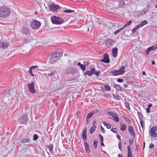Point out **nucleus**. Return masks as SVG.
Instances as JSON below:
<instances>
[{
  "label": "nucleus",
  "instance_id": "nucleus-1",
  "mask_svg": "<svg viewBox=\"0 0 157 157\" xmlns=\"http://www.w3.org/2000/svg\"><path fill=\"white\" fill-rule=\"evenodd\" d=\"M10 11L9 8L3 6L0 7V17L5 18L10 14Z\"/></svg>",
  "mask_w": 157,
  "mask_h": 157
},
{
  "label": "nucleus",
  "instance_id": "nucleus-2",
  "mask_svg": "<svg viewBox=\"0 0 157 157\" xmlns=\"http://www.w3.org/2000/svg\"><path fill=\"white\" fill-rule=\"evenodd\" d=\"M51 21L53 24L61 25L64 22V20L59 17L53 16L51 18Z\"/></svg>",
  "mask_w": 157,
  "mask_h": 157
},
{
  "label": "nucleus",
  "instance_id": "nucleus-3",
  "mask_svg": "<svg viewBox=\"0 0 157 157\" xmlns=\"http://www.w3.org/2000/svg\"><path fill=\"white\" fill-rule=\"evenodd\" d=\"M11 96L10 91L7 90L4 91L1 94V98L4 101H8L9 100V97Z\"/></svg>",
  "mask_w": 157,
  "mask_h": 157
},
{
  "label": "nucleus",
  "instance_id": "nucleus-4",
  "mask_svg": "<svg viewBox=\"0 0 157 157\" xmlns=\"http://www.w3.org/2000/svg\"><path fill=\"white\" fill-rule=\"evenodd\" d=\"M40 25V23L36 20L32 21L30 24L31 27L33 29H38Z\"/></svg>",
  "mask_w": 157,
  "mask_h": 157
},
{
  "label": "nucleus",
  "instance_id": "nucleus-5",
  "mask_svg": "<svg viewBox=\"0 0 157 157\" xmlns=\"http://www.w3.org/2000/svg\"><path fill=\"white\" fill-rule=\"evenodd\" d=\"M147 24V22L146 20H144L137 25L136 27L132 29V31L133 33H134L136 31L139 29L140 28L143 27L144 25Z\"/></svg>",
  "mask_w": 157,
  "mask_h": 157
},
{
  "label": "nucleus",
  "instance_id": "nucleus-6",
  "mask_svg": "<svg viewBox=\"0 0 157 157\" xmlns=\"http://www.w3.org/2000/svg\"><path fill=\"white\" fill-rule=\"evenodd\" d=\"M50 11L53 12H57V10L60 9L59 6L54 4H51L49 7Z\"/></svg>",
  "mask_w": 157,
  "mask_h": 157
},
{
  "label": "nucleus",
  "instance_id": "nucleus-7",
  "mask_svg": "<svg viewBox=\"0 0 157 157\" xmlns=\"http://www.w3.org/2000/svg\"><path fill=\"white\" fill-rule=\"evenodd\" d=\"M27 85L29 87V91L32 93H34L36 91L35 90V84L34 82H32L31 83H28Z\"/></svg>",
  "mask_w": 157,
  "mask_h": 157
},
{
  "label": "nucleus",
  "instance_id": "nucleus-8",
  "mask_svg": "<svg viewBox=\"0 0 157 157\" xmlns=\"http://www.w3.org/2000/svg\"><path fill=\"white\" fill-rule=\"evenodd\" d=\"M21 32L23 34L27 36H30L31 34V32L29 29L25 26L22 28Z\"/></svg>",
  "mask_w": 157,
  "mask_h": 157
},
{
  "label": "nucleus",
  "instance_id": "nucleus-9",
  "mask_svg": "<svg viewBox=\"0 0 157 157\" xmlns=\"http://www.w3.org/2000/svg\"><path fill=\"white\" fill-rule=\"evenodd\" d=\"M115 43L114 41L111 39H107L105 40V44L108 47L114 44Z\"/></svg>",
  "mask_w": 157,
  "mask_h": 157
},
{
  "label": "nucleus",
  "instance_id": "nucleus-10",
  "mask_svg": "<svg viewBox=\"0 0 157 157\" xmlns=\"http://www.w3.org/2000/svg\"><path fill=\"white\" fill-rule=\"evenodd\" d=\"M28 120V119L27 118V115L26 114L22 116L20 119L21 123L24 124L27 123Z\"/></svg>",
  "mask_w": 157,
  "mask_h": 157
},
{
  "label": "nucleus",
  "instance_id": "nucleus-11",
  "mask_svg": "<svg viewBox=\"0 0 157 157\" xmlns=\"http://www.w3.org/2000/svg\"><path fill=\"white\" fill-rule=\"evenodd\" d=\"M128 130L130 134L133 137H135L136 136L135 133L134 132L133 128L131 125H130L128 127Z\"/></svg>",
  "mask_w": 157,
  "mask_h": 157
},
{
  "label": "nucleus",
  "instance_id": "nucleus-12",
  "mask_svg": "<svg viewBox=\"0 0 157 157\" xmlns=\"http://www.w3.org/2000/svg\"><path fill=\"white\" fill-rule=\"evenodd\" d=\"M56 70L53 71H47V72L44 74V75L46 77H48L54 75L56 73Z\"/></svg>",
  "mask_w": 157,
  "mask_h": 157
},
{
  "label": "nucleus",
  "instance_id": "nucleus-13",
  "mask_svg": "<svg viewBox=\"0 0 157 157\" xmlns=\"http://www.w3.org/2000/svg\"><path fill=\"white\" fill-rule=\"evenodd\" d=\"M101 61L106 63H109L110 60L109 58V56L107 54H105L103 56V58L101 60Z\"/></svg>",
  "mask_w": 157,
  "mask_h": 157
},
{
  "label": "nucleus",
  "instance_id": "nucleus-14",
  "mask_svg": "<svg viewBox=\"0 0 157 157\" xmlns=\"http://www.w3.org/2000/svg\"><path fill=\"white\" fill-rule=\"evenodd\" d=\"M9 46V44L6 42L0 41V48L5 49H6Z\"/></svg>",
  "mask_w": 157,
  "mask_h": 157
},
{
  "label": "nucleus",
  "instance_id": "nucleus-15",
  "mask_svg": "<svg viewBox=\"0 0 157 157\" xmlns=\"http://www.w3.org/2000/svg\"><path fill=\"white\" fill-rule=\"evenodd\" d=\"M95 71V69L94 68H92L91 69L90 71H88L85 72L84 73V75H88L90 76L94 74Z\"/></svg>",
  "mask_w": 157,
  "mask_h": 157
},
{
  "label": "nucleus",
  "instance_id": "nucleus-16",
  "mask_svg": "<svg viewBox=\"0 0 157 157\" xmlns=\"http://www.w3.org/2000/svg\"><path fill=\"white\" fill-rule=\"evenodd\" d=\"M55 56H56L58 59L62 56V54L61 53V51L60 50H58L54 52L52 54Z\"/></svg>",
  "mask_w": 157,
  "mask_h": 157
},
{
  "label": "nucleus",
  "instance_id": "nucleus-17",
  "mask_svg": "<svg viewBox=\"0 0 157 157\" xmlns=\"http://www.w3.org/2000/svg\"><path fill=\"white\" fill-rule=\"evenodd\" d=\"M98 111V110L97 109L93 110L91 112L87 114L86 118L89 119L94 114L97 113Z\"/></svg>",
  "mask_w": 157,
  "mask_h": 157
},
{
  "label": "nucleus",
  "instance_id": "nucleus-18",
  "mask_svg": "<svg viewBox=\"0 0 157 157\" xmlns=\"http://www.w3.org/2000/svg\"><path fill=\"white\" fill-rule=\"evenodd\" d=\"M156 127H152L150 130V132L152 135L151 136L153 137H156L157 136V133H155Z\"/></svg>",
  "mask_w": 157,
  "mask_h": 157
},
{
  "label": "nucleus",
  "instance_id": "nucleus-19",
  "mask_svg": "<svg viewBox=\"0 0 157 157\" xmlns=\"http://www.w3.org/2000/svg\"><path fill=\"white\" fill-rule=\"evenodd\" d=\"M58 59L56 56L52 55L50 58L51 63L52 64L55 63Z\"/></svg>",
  "mask_w": 157,
  "mask_h": 157
},
{
  "label": "nucleus",
  "instance_id": "nucleus-20",
  "mask_svg": "<svg viewBox=\"0 0 157 157\" xmlns=\"http://www.w3.org/2000/svg\"><path fill=\"white\" fill-rule=\"evenodd\" d=\"M125 66H122V67H120L119 70H117L120 75H122L125 73Z\"/></svg>",
  "mask_w": 157,
  "mask_h": 157
},
{
  "label": "nucleus",
  "instance_id": "nucleus-21",
  "mask_svg": "<svg viewBox=\"0 0 157 157\" xmlns=\"http://www.w3.org/2000/svg\"><path fill=\"white\" fill-rule=\"evenodd\" d=\"M112 52L113 57H116L117 55V48L116 47L113 48L112 49Z\"/></svg>",
  "mask_w": 157,
  "mask_h": 157
},
{
  "label": "nucleus",
  "instance_id": "nucleus-22",
  "mask_svg": "<svg viewBox=\"0 0 157 157\" xmlns=\"http://www.w3.org/2000/svg\"><path fill=\"white\" fill-rule=\"evenodd\" d=\"M82 136L83 139L84 141H86V129L85 128L83 131Z\"/></svg>",
  "mask_w": 157,
  "mask_h": 157
},
{
  "label": "nucleus",
  "instance_id": "nucleus-23",
  "mask_svg": "<svg viewBox=\"0 0 157 157\" xmlns=\"http://www.w3.org/2000/svg\"><path fill=\"white\" fill-rule=\"evenodd\" d=\"M127 148L128 150L127 157H132L131 147L130 145H128V146Z\"/></svg>",
  "mask_w": 157,
  "mask_h": 157
},
{
  "label": "nucleus",
  "instance_id": "nucleus-24",
  "mask_svg": "<svg viewBox=\"0 0 157 157\" xmlns=\"http://www.w3.org/2000/svg\"><path fill=\"white\" fill-rule=\"evenodd\" d=\"M21 142L22 143H28L30 141V139L29 138H22L20 140Z\"/></svg>",
  "mask_w": 157,
  "mask_h": 157
},
{
  "label": "nucleus",
  "instance_id": "nucleus-25",
  "mask_svg": "<svg viewBox=\"0 0 157 157\" xmlns=\"http://www.w3.org/2000/svg\"><path fill=\"white\" fill-rule=\"evenodd\" d=\"M114 87L118 91H123V89L122 87L119 85H115L114 86Z\"/></svg>",
  "mask_w": 157,
  "mask_h": 157
},
{
  "label": "nucleus",
  "instance_id": "nucleus-26",
  "mask_svg": "<svg viewBox=\"0 0 157 157\" xmlns=\"http://www.w3.org/2000/svg\"><path fill=\"white\" fill-rule=\"evenodd\" d=\"M111 71L113 76H115L120 75L117 70Z\"/></svg>",
  "mask_w": 157,
  "mask_h": 157
},
{
  "label": "nucleus",
  "instance_id": "nucleus-27",
  "mask_svg": "<svg viewBox=\"0 0 157 157\" xmlns=\"http://www.w3.org/2000/svg\"><path fill=\"white\" fill-rule=\"evenodd\" d=\"M149 10V8L148 7H147L142 10L141 12L142 13L143 15L147 13Z\"/></svg>",
  "mask_w": 157,
  "mask_h": 157
},
{
  "label": "nucleus",
  "instance_id": "nucleus-28",
  "mask_svg": "<svg viewBox=\"0 0 157 157\" xmlns=\"http://www.w3.org/2000/svg\"><path fill=\"white\" fill-rule=\"evenodd\" d=\"M132 21L131 20L129 21V22L124 25V26L122 27L123 29L126 27L127 26H129L132 23Z\"/></svg>",
  "mask_w": 157,
  "mask_h": 157
},
{
  "label": "nucleus",
  "instance_id": "nucleus-29",
  "mask_svg": "<svg viewBox=\"0 0 157 157\" xmlns=\"http://www.w3.org/2000/svg\"><path fill=\"white\" fill-rule=\"evenodd\" d=\"M126 128V126L125 124H123L121 126L120 130L122 131H125Z\"/></svg>",
  "mask_w": 157,
  "mask_h": 157
},
{
  "label": "nucleus",
  "instance_id": "nucleus-30",
  "mask_svg": "<svg viewBox=\"0 0 157 157\" xmlns=\"http://www.w3.org/2000/svg\"><path fill=\"white\" fill-rule=\"evenodd\" d=\"M123 118L125 120V121L128 123L129 124H131V121L128 118L125 117L124 116H123Z\"/></svg>",
  "mask_w": 157,
  "mask_h": 157
},
{
  "label": "nucleus",
  "instance_id": "nucleus-31",
  "mask_svg": "<svg viewBox=\"0 0 157 157\" xmlns=\"http://www.w3.org/2000/svg\"><path fill=\"white\" fill-rule=\"evenodd\" d=\"M110 119L113 120L117 122L119 121V118L117 117V116H115L113 118H110Z\"/></svg>",
  "mask_w": 157,
  "mask_h": 157
},
{
  "label": "nucleus",
  "instance_id": "nucleus-32",
  "mask_svg": "<svg viewBox=\"0 0 157 157\" xmlns=\"http://www.w3.org/2000/svg\"><path fill=\"white\" fill-rule=\"evenodd\" d=\"M48 148L49 149V151L51 153L52 152V151L53 148V145L52 144H50L48 147Z\"/></svg>",
  "mask_w": 157,
  "mask_h": 157
},
{
  "label": "nucleus",
  "instance_id": "nucleus-33",
  "mask_svg": "<svg viewBox=\"0 0 157 157\" xmlns=\"http://www.w3.org/2000/svg\"><path fill=\"white\" fill-rule=\"evenodd\" d=\"M92 127L96 128L97 127V122L95 120H94L92 122Z\"/></svg>",
  "mask_w": 157,
  "mask_h": 157
},
{
  "label": "nucleus",
  "instance_id": "nucleus-34",
  "mask_svg": "<svg viewBox=\"0 0 157 157\" xmlns=\"http://www.w3.org/2000/svg\"><path fill=\"white\" fill-rule=\"evenodd\" d=\"M63 12L65 13H73L74 12V10H71L70 9L65 10L63 11Z\"/></svg>",
  "mask_w": 157,
  "mask_h": 157
},
{
  "label": "nucleus",
  "instance_id": "nucleus-35",
  "mask_svg": "<svg viewBox=\"0 0 157 157\" xmlns=\"http://www.w3.org/2000/svg\"><path fill=\"white\" fill-rule=\"evenodd\" d=\"M98 141L96 140H94L93 144V147L95 149H96Z\"/></svg>",
  "mask_w": 157,
  "mask_h": 157
},
{
  "label": "nucleus",
  "instance_id": "nucleus-36",
  "mask_svg": "<svg viewBox=\"0 0 157 157\" xmlns=\"http://www.w3.org/2000/svg\"><path fill=\"white\" fill-rule=\"evenodd\" d=\"M123 29V28L122 27L121 28L119 29L116 30L114 32V34L116 35L118 33H119L120 32H121L122 30Z\"/></svg>",
  "mask_w": 157,
  "mask_h": 157
},
{
  "label": "nucleus",
  "instance_id": "nucleus-37",
  "mask_svg": "<svg viewBox=\"0 0 157 157\" xmlns=\"http://www.w3.org/2000/svg\"><path fill=\"white\" fill-rule=\"evenodd\" d=\"M108 114L109 115L113 117L115 116H117V114L114 113H113L111 112H109L108 113Z\"/></svg>",
  "mask_w": 157,
  "mask_h": 157
},
{
  "label": "nucleus",
  "instance_id": "nucleus-38",
  "mask_svg": "<svg viewBox=\"0 0 157 157\" xmlns=\"http://www.w3.org/2000/svg\"><path fill=\"white\" fill-rule=\"evenodd\" d=\"M96 128H94V127H92L90 128V134H92L95 131Z\"/></svg>",
  "mask_w": 157,
  "mask_h": 157
},
{
  "label": "nucleus",
  "instance_id": "nucleus-39",
  "mask_svg": "<svg viewBox=\"0 0 157 157\" xmlns=\"http://www.w3.org/2000/svg\"><path fill=\"white\" fill-rule=\"evenodd\" d=\"M151 50H154L155 49H156L157 48V46L156 45L155 46H151L149 47Z\"/></svg>",
  "mask_w": 157,
  "mask_h": 157
},
{
  "label": "nucleus",
  "instance_id": "nucleus-40",
  "mask_svg": "<svg viewBox=\"0 0 157 157\" xmlns=\"http://www.w3.org/2000/svg\"><path fill=\"white\" fill-rule=\"evenodd\" d=\"M124 105L128 109L130 110L129 104L127 102L124 103Z\"/></svg>",
  "mask_w": 157,
  "mask_h": 157
},
{
  "label": "nucleus",
  "instance_id": "nucleus-41",
  "mask_svg": "<svg viewBox=\"0 0 157 157\" xmlns=\"http://www.w3.org/2000/svg\"><path fill=\"white\" fill-rule=\"evenodd\" d=\"M138 115L139 118V119L140 120H142V115L141 113L140 112H138Z\"/></svg>",
  "mask_w": 157,
  "mask_h": 157
},
{
  "label": "nucleus",
  "instance_id": "nucleus-42",
  "mask_svg": "<svg viewBox=\"0 0 157 157\" xmlns=\"http://www.w3.org/2000/svg\"><path fill=\"white\" fill-rule=\"evenodd\" d=\"M80 67L82 71H84L85 70L86 66L85 65L82 64Z\"/></svg>",
  "mask_w": 157,
  "mask_h": 157
},
{
  "label": "nucleus",
  "instance_id": "nucleus-43",
  "mask_svg": "<svg viewBox=\"0 0 157 157\" xmlns=\"http://www.w3.org/2000/svg\"><path fill=\"white\" fill-rule=\"evenodd\" d=\"M129 144L130 145H132L134 142V139L132 138V139H129Z\"/></svg>",
  "mask_w": 157,
  "mask_h": 157
},
{
  "label": "nucleus",
  "instance_id": "nucleus-44",
  "mask_svg": "<svg viewBox=\"0 0 157 157\" xmlns=\"http://www.w3.org/2000/svg\"><path fill=\"white\" fill-rule=\"evenodd\" d=\"M105 87L106 90L107 91H110V87L108 85H106L105 86Z\"/></svg>",
  "mask_w": 157,
  "mask_h": 157
},
{
  "label": "nucleus",
  "instance_id": "nucleus-45",
  "mask_svg": "<svg viewBox=\"0 0 157 157\" xmlns=\"http://www.w3.org/2000/svg\"><path fill=\"white\" fill-rule=\"evenodd\" d=\"M113 98L115 99L118 100H119L120 99V98H119V97L116 95L113 94Z\"/></svg>",
  "mask_w": 157,
  "mask_h": 157
},
{
  "label": "nucleus",
  "instance_id": "nucleus-46",
  "mask_svg": "<svg viewBox=\"0 0 157 157\" xmlns=\"http://www.w3.org/2000/svg\"><path fill=\"white\" fill-rule=\"evenodd\" d=\"M111 132H113L114 133H116L117 132L116 128H112L111 129Z\"/></svg>",
  "mask_w": 157,
  "mask_h": 157
},
{
  "label": "nucleus",
  "instance_id": "nucleus-47",
  "mask_svg": "<svg viewBox=\"0 0 157 157\" xmlns=\"http://www.w3.org/2000/svg\"><path fill=\"white\" fill-rule=\"evenodd\" d=\"M151 51L150 49L149 48H148L147 50L145 52V53L147 55H148L149 54V52Z\"/></svg>",
  "mask_w": 157,
  "mask_h": 157
},
{
  "label": "nucleus",
  "instance_id": "nucleus-48",
  "mask_svg": "<svg viewBox=\"0 0 157 157\" xmlns=\"http://www.w3.org/2000/svg\"><path fill=\"white\" fill-rule=\"evenodd\" d=\"M118 146V147H119V149L121 150V149L122 146H121V141H120L119 142Z\"/></svg>",
  "mask_w": 157,
  "mask_h": 157
},
{
  "label": "nucleus",
  "instance_id": "nucleus-49",
  "mask_svg": "<svg viewBox=\"0 0 157 157\" xmlns=\"http://www.w3.org/2000/svg\"><path fill=\"white\" fill-rule=\"evenodd\" d=\"M142 15H143L141 12H140L139 13H138L136 14V16L137 17H139L141 16Z\"/></svg>",
  "mask_w": 157,
  "mask_h": 157
},
{
  "label": "nucleus",
  "instance_id": "nucleus-50",
  "mask_svg": "<svg viewBox=\"0 0 157 157\" xmlns=\"http://www.w3.org/2000/svg\"><path fill=\"white\" fill-rule=\"evenodd\" d=\"M29 73L31 75L33 76H34V74L32 73V69L30 68L29 70Z\"/></svg>",
  "mask_w": 157,
  "mask_h": 157
},
{
  "label": "nucleus",
  "instance_id": "nucleus-51",
  "mask_svg": "<svg viewBox=\"0 0 157 157\" xmlns=\"http://www.w3.org/2000/svg\"><path fill=\"white\" fill-rule=\"evenodd\" d=\"M38 136L36 134H35L33 136V140H36L38 139Z\"/></svg>",
  "mask_w": 157,
  "mask_h": 157
},
{
  "label": "nucleus",
  "instance_id": "nucleus-52",
  "mask_svg": "<svg viewBox=\"0 0 157 157\" xmlns=\"http://www.w3.org/2000/svg\"><path fill=\"white\" fill-rule=\"evenodd\" d=\"M140 124L141 127L142 128H144V122H143V121H142V120H140Z\"/></svg>",
  "mask_w": 157,
  "mask_h": 157
},
{
  "label": "nucleus",
  "instance_id": "nucleus-53",
  "mask_svg": "<svg viewBox=\"0 0 157 157\" xmlns=\"http://www.w3.org/2000/svg\"><path fill=\"white\" fill-rule=\"evenodd\" d=\"M87 153H90V150L89 149V147H85Z\"/></svg>",
  "mask_w": 157,
  "mask_h": 157
},
{
  "label": "nucleus",
  "instance_id": "nucleus-54",
  "mask_svg": "<svg viewBox=\"0 0 157 157\" xmlns=\"http://www.w3.org/2000/svg\"><path fill=\"white\" fill-rule=\"evenodd\" d=\"M117 81L119 82H123L124 80L122 78H118L117 79Z\"/></svg>",
  "mask_w": 157,
  "mask_h": 157
},
{
  "label": "nucleus",
  "instance_id": "nucleus-55",
  "mask_svg": "<svg viewBox=\"0 0 157 157\" xmlns=\"http://www.w3.org/2000/svg\"><path fill=\"white\" fill-rule=\"evenodd\" d=\"M99 137L100 138L101 142H103V137L100 134H99Z\"/></svg>",
  "mask_w": 157,
  "mask_h": 157
},
{
  "label": "nucleus",
  "instance_id": "nucleus-56",
  "mask_svg": "<svg viewBox=\"0 0 157 157\" xmlns=\"http://www.w3.org/2000/svg\"><path fill=\"white\" fill-rule=\"evenodd\" d=\"M101 132L103 133H105V131L104 129L102 126H101Z\"/></svg>",
  "mask_w": 157,
  "mask_h": 157
},
{
  "label": "nucleus",
  "instance_id": "nucleus-57",
  "mask_svg": "<svg viewBox=\"0 0 157 157\" xmlns=\"http://www.w3.org/2000/svg\"><path fill=\"white\" fill-rule=\"evenodd\" d=\"M106 127L108 129H110L111 128V126L109 124H106Z\"/></svg>",
  "mask_w": 157,
  "mask_h": 157
},
{
  "label": "nucleus",
  "instance_id": "nucleus-58",
  "mask_svg": "<svg viewBox=\"0 0 157 157\" xmlns=\"http://www.w3.org/2000/svg\"><path fill=\"white\" fill-rule=\"evenodd\" d=\"M84 144L85 147H89V145L86 142H84Z\"/></svg>",
  "mask_w": 157,
  "mask_h": 157
},
{
  "label": "nucleus",
  "instance_id": "nucleus-59",
  "mask_svg": "<svg viewBox=\"0 0 157 157\" xmlns=\"http://www.w3.org/2000/svg\"><path fill=\"white\" fill-rule=\"evenodd\" d=\"M100 73V71H97L96 72H95V71L94 74H95V75L97 76H98L99 75Z\"/></svg>",
  "mask_w": 157,
  "mask_h": 157
},
{
  "label": "nucleus",
  "instance_id": "nucleus-60",
  "mask_svg": "<svg viewBox=\"0 0 157 157\" xmlns=\"http://www.w3.org/2000/svg\"><path fill=\"white\" fill-rule=\"evenodd\" d=\"M154 146V145L153 144H151L149 145V147L150 148H152Z\"/></svg>",
  "mask_w": 157,
  "mask_h": 157
},
{
  "label": "nucleus",
  "instance_id": "nucleus-61",
  "mask_svg": "<svg viewBox=\"0 0 157 157\" xmlns=\"http://www.w3.org/2000/svg\"><path fill=\"white\" fill-rule=\"evenodd\" d=\"M38 67V66H32V67H30V68L31 69H34L35 68H37Z\"/></svg>",
  "mask_w": 157,
  "mask_h": 157
},
{
  "label": "nucleus",
  "instance_id": "nucleus-62",
  "mask_svg": "<svg viewBox=\"0 0 157 157\" xmlns=\"http://www.w3.org/2000/svg\"><path fill=\"white\" fill-rule=\"evenodd\" d=\"M117 137L119 140H121V137H120V136H119V135L118 134L117 135Z\"/></svg>",
  "mask_w": 157,
  "mask_h": 157
},
{
  "label": "nucleus",
  "instance_id": "nucleus-63",
  "mask_svg": "<svg viewBox=\"0 0 157 157\" xmlns=\"http://www.w3.org/2000/svg\"><path fill=\"white\" fill-rule=\"evenodd\" d=\"M146 111L147 113H149L150 112V108L148 107L146 109Z\"/></svg>",
  "mask_w": 157,
  "mask_h": 157
},
{
  "label": "nucleus",
  "instance_id": "nucleus-64",
  "mask_svg": "<svg viewBox=\"0 0 157 157\" xmlns=\"http://www.w3.org/2000/svg\"><path fill=\"white\" fill-rule=\"evenodd\" d=\"M148 108H150L152 106V105L150 103L148 104Z\"/></svg>",
  "mask_w": 157,
  "mask_h": 157
}]
</instances>
